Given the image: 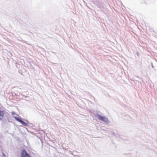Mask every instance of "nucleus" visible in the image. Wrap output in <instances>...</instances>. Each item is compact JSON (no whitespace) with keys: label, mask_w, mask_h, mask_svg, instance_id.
I'll use <instances>...</instances> for the list:
<instances>
[{"label":"nucleus","mask_w":157,"mask_h":157,"mask_svg":"<svg viewBox=\"0 0 157 157\" xmlns=\"http://www.w3.org/2000/svg\"><path fill=\"white\" fill-rule=\"evenodd\" d=\"M97 118L99 120L104 122H107L108 121V119L107 118L105 117H102L100 115H97Z\"/></svg>","instance_id":"obj_1"},{"label":"nucleus","mask_w":157,"mask_h":157,"mask_svg":"<svg viewBox=\"0 0 157 157\" xmlns=\"http://www.w3.org/2000/svg\"><path fill=\"white\" fill-rule=\"evenodd\" d=\"M21 155L22 157H31L29 155L24 149L22 150Z\"/></svg>","instance_id":"obj_2"},{"label":"nucleus","mask_w":157,"mask_h":157,"mask_svg":"<svg viewBox=\"0 0 157 157\" xmlns=\"http://www.w3.org/2000/svg\"><path fill=\"white\" fill-rule=\"evenodd\" d=\"M4 112L3 111L0 110V120L2 119L3 117Z\"/></svg>","instance_id":"obj_3"},{"label":"nucleus","mask_w":157,"mask_h":157,"mask_svg":"<svg viewBox=\"0 0 157 157\" xmlns=\"http://www.w3.org/2000/svg\"><path fill=\"white\" fill-rule=\"evenodd\" d=\"M14 118L17 121H19V122H20L21 121V119L19 117H14Z\"/></svg>","instance_id":"obj_4"},{"label":"nucleus","mask_w":157,"mask_h":157,"mask_svg":"<svg viewBox=\"0 0 157 157\" xmlns=\"http://www.w3.org/2000/svg\"><path fill=\"white\" fill-rule=\"evenodd\" d=\"M22 125H23L24 126H26L27 124L24 122L23 121L21 120V121L20 122Z\"/></svg>","instance_id":"obj_5"}]
</instances>
